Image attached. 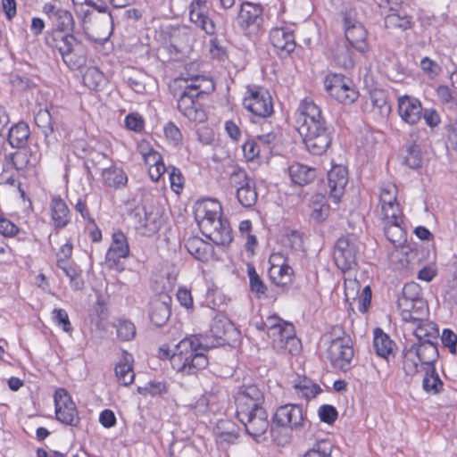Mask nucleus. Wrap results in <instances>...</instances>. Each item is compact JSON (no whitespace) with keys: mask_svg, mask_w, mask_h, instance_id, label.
I'll use <instances>...</instances> for the list:
<instances>
[{"mask_svg":"<svg viewBox=\"0 0 457 457\" xmlns=\"http://www.w3.org/2000/svg\"><path fill=\"white\" fill-rule=\"evenodd\" d=\"M296 124L311 154L321 155L330 146L333 129L322 116L320 108L311 98L301 101L296 111Z\"/></svg>","mask_w":457,"mask_h":457,"instance_id":"nucleus-1","label":"nucleus"},{"mask_svg":"<svg viewBox=\"0 0 457 457\" xmlns=\"http://www.w3.org/2000/svg\"><path fill=\"white\" fill-rule=\"evenodd\" d=\"M207 349L196 337H186L170 349L162 345L159 349L161 359H169L172 368L184 375H194L209 364Z\"/></svg>","mask_w":457,"mask_h":457,"instance_id":"nucleus-2","label":"nucleus"},{"mask_svg":"<svg viewBox=\"0 0 457 457\" xmlns=\"http://www.w3.org/2000/svg\"><path fill=\"white\" fill-rule=\"evenodd\" d=\"M180 80H183L186 85L178 98L179 112L190 121H204L206 120L205 112L196 98L214 91V82L205 75H192L180 79Z\"/></svg>","mask_w":457,"mask_h":457,"instance_id":"nucleus-3","label":"nucleus"},{"mask_svg":"<svg viewBox=\"0 0 457 457\" xmlns=\"http://www.w3.org/2000/svg\"><path fill=\"white\" fill-rule=\"evenodd\" d=\"M214 208L200 206L196 210V218L203 234L217 245H227L232 241V230L229 223L222 220L220 207L213 204Z\"/></svg>","mask_w":457,"mask_h":457,"instance_id":"nucleus-4","label":"nucleus"},{"mask_svg":"<svg viewBox=\"0 0 457 457\" xmlns=\"http://www.w3.org/2000/svg\"><path fill=\"white\" fill-rule=\"evenodd\" d=\"M46 45L61 54L64 63L71 70L83 66L87 61L86 46L73 35L54 31L46 37Z\"/></svg>","mask_w":457,"mask_h":457,"instance_id":"nucleus-5","label":"nucleus"},{"mask_svg":"<svg viewBox=\"0 0 457 457\" xmlns=\"http://www.w3.org/2000/svg\"><path fill=\"white\" fill-rule=\"evenodd\" d=\"M272 348L281 354H296L301 349V342L295 335L294 326L278 316H269L264 320Z\"/></svg>","mask_w":457,"mask_h":457,"instance_id":"nucleus-6","label":"nucleus"},{"mask_svg":"<svg viewBox=\"0 0 457 457\" xmlns=\"http://www.w3.org/2000/svg\"><path fill=\"white\" fill-rule=\"evenodd\" d=\"M129 217L137 233L144 237L154 235L162 224V213L154 206L138 205L130 212Z\"/></svg>","mask_w":457,"mask_h":457,"instance_id":"nucleus-7","label":"nucleus"},{"mask_svg":"<svg viewBox=\"0 0 457 457\" xmlns=\"http://www.w3.org/2000/svg\"><path fill=\"white\" fill-rule=\"evenodd\" d=\"M354 356L353 343L348 336L338 337L330 341L327 350V358L333 368L344 372L352 368Z\"/></svg>","mask_w":457,"mask_h":457,"instance_id":"nucleus-8","label":"nucleus"},{"mask_svg":"<svg viewBox=\"0 0 457 457\" xmlns=\"http://www.w3.org/2000/svg\"><path fill=\"white\" fill-rule=\"evenodd\" d=\"M359 243L353 236H345L337 239L334 247V260L337 267L343 272L357 266Z\"/></svg>","mask_w":457,"mask_h":457,"instance_id":"nucleus-9","label":"nucleus"},{"mask_svg":"<svg viewBox=\"0 0 457 457\" xmlns=\"http://www.w3.org/2000/svg\"><path fill=\"white\" fill-rule=\"evenodd\" d=\"M264 395L255 385L244 386L235 395L236 414L245 417V414L263 408Z\"/></svg>","mask_w":457,"mask_h":457,"instance_id":"nucleus-10","label":"nucleus"},{"mask_svg":"<svg viewBox=\"0 0 457 457\" xmlns=\"http://www.w3.org/2000/svg\"><path fill=\"white\" fill-rule=\"evenodd\" d=\"M244 107L258 117L266 118L273 113L270 93L262 87H249L243 100Z\"/></svg>","mask_w":457,"mask_h":457,"instance_id":"nucleus-11","label":"nucleus"},{"mask_svg":"<svg viewBox=\"0 0 457 457\" xmlns=\"http://www.w3.org/2000/svg\"><path fill=\"white\" fill-rule=\"evenodd\" d=\"M54 399L57 420L67 426L77 427L80 419L69 393L63 388H59L55 391Z\"/></svg>","mask_w":457,"mask_h":457,"instance_id":"nucleus-12","label":"nucleus"},{"mask_svg":"<svg viewBox=\"0 0 457 457\" xmlns=\"http://www.w3.org/2000/svg\"><path fill=\"white\" fill-rule=\"evenodd\" d=\"M89 40L100 45L107 42L113 32V19L111 13L95 14L83 28Z\"/></svg>","mask_w":457,"mask_h":457,"instance_id":"nucleus-13","label":"nucleus"},{"mask_svg":"<svg viewBox=\"0 0 457 457\" xmlns=\"http://www.w3.org/2000/svg\"><path fill=\"white\" fill-rule=\"evenodd\" d=\"M345 34L349 44L359 52L368 50L367 30L355 19V13L349 12L345 16Z\"/></svg>","mask_w":457,"mask_h":457,"instance_id":"nucleus-14","label":"nucleus"},{"mask_svg":"<svg viewBox=\"0 0 457 457\" xmlns=\"http://www.w3.org/2000/svg\"><path fill=\"white\" fill-rule=\"evenodd\" d=\"M324 85L328 94L344 104H351L358 98V92L339 75L328 76Z\"/></svg>","mask_w":457,"mask_h":457,"instance_id":"nucleus-15","label":"nucleus"},{"mask_svg":"<svg viewBox=\"0 0 457 457\" xmlns=\"http://www.w3.org/2000/svg\"><path fill=\"white\" fill-rule=\"evenodd\" d=\"M305 414L298 404H285L277 409L274 421L281 427L297 429L304 427Z\"/></svg>","mask_w":457,"mask_h":457,"instance_id":"nucleus-16","label":"nucleus"},{"mask_svg":"<svg viewBox=\"0 0 457 457\" xmlns=\"http://www.w3.org/2000/svg\"><path fill=\"white\" fill-rule=\"evenodd\" d=\"M239 26L249 32L256 31L262 23V7L261 4L243 2L237 13Z\"/></svg>","mask_w":457,"mask_h":457,"instance_id":"nucleus-17","label":"nucleus"},{"mask_svg":"<svg viewBox=\"0 0 457 457\" xmlns=\"http://www.w3.org/2000/svg\"><path fill=\"white\" fill-rule=\"evenodd\" d=\"M397 111L401 119L409 125L417 124L422 118V104L420 99L404 95L397 98Z\"/></svg>","mask_w":457,"mask_h":457,"instance_id":"nucleus-18","label":"nucleus"},{"mask_svg":"<svg viewBox=\"0 0 457 457\" xmlns=\"http://www.w3.org/2000/svg\"><path fill=\"white\" fill-rule=\"evenodd\" d=\"M379 202L382 219H395L402 215L397 203V187L393 183H386L380 188Z\"/></svg>","mask_w":457,"mask_h":457,"instance_id":"nucleus-19","label":"nucleus"},{"mask_svg":"<svg viewBox=\"0 0 457 457\" xmlns=\"http://www.w3.org/2000/svg\"><path fill=\"white\" fill-rule=\"evenodd\" d=\"M237 418L244 425L246 433L253 438L262 436L270 426L265 409H259L245 414V417Z\"/></svg>","mask_w":457,"mask_h":457,"instance_id":"nucleus-20","label":"nucleus"},{"mask_svg":"<svg viewBox=\"0 0 457 457\" xmlns=\"http://www.w3.org/2000/svg\"><path fill=\"white\" fill-rule=\"evenodd\" d=\"M129 255V246L127 237L118 230L112 234V243L105 255V263L110 269H114L120 259Z\"/></svg>","mask_w":457,"mask_h":457,"instance_id":"nucleus-21","label":"nucleus"},{"mask_svg":"<svg viewBox=\"0 0 457 457\" xmlns=\"http://www.w3.org/2000/svg\"><path fill=\"white\" fill-rule=\"evenodd\" d=\"M348 183V171L345 166L335 165L328 172V187L329 197L335 204H338L345 193Z\"/></svg>","mask_w":457,"mask_h":457,"instance_id":"nucleus-22","label":"nucleus"},{"mask_svg":"<svg viewBox=\"0 0 457 457\" xmlns=\"http://www.w3.org/2000/svg\"><path fill=\"white\" fill-rule=\"evenodd\" d=\"M171 298L167 294H160L150 303L149 317L157 327L164 325L170 316Z\"/></svg>","mask_w":457,"mask_h":457,"instance_id":"nucleus-23","label":"nucleus"},{"mask_svg":"<svg viewBox=\"0 0 457 457\" xmlns=\"http://www.w3.org/2000/svg\"><path fill=\"white\" fill-rule=\"evenodd\" d=\"M270 40L281 54L288 55L295 49V35L289 29L273 28L270 32Z\"/></svg>","mask_w":457,"mask_h":457,"instance_id":"nucleus-24","label":"nucleus"},{"mask_svg":"<svg viewBox=\"0 0 457 457\" xmlns=\"http://www.w3.org/2000/svg\"><path fill=\"white\" fill-rule=\"evenodd\" d=\"M216 443L221 447L236 444L238 438V428L229 420H220L213 428Z\"/></svg>","mask_w":457,"mask_h":457,"instance_id":"nucleus-25","label":"nucleus"},{"mask_svg":"<svg viewBox=\"0 0 457 457\" xmlns=\"http://www.w3.org/2000/svg\"><path fill=\"white\" fill-rule=\"evenodd\" d=\"M413 352L420 362L422 370H430L435 368V362L436 361L439 353L437 347L434 342H420L417 345H413Z\"/></svg>","mask_w":457,"mask_h":457,"instance_id":"nucleus-26","label":"nucleus"},{"mask_svg":"<svg viewBox=\"0 0 457 457\" xmlns=\"http://www.w3.org/2000/svg\"><path fill=\"white\" fill-rule=\"evenodd\" d=\"M185 247L194 258L202 262H207L213 257V246L198 237H189Z\"/></svg>","mask_w":457,"mask_h":457,"instance_id":"nucleus-27","label":"nucleus"},{"mask_svg":"<svg viewBox=\"0 0 457 457\" xmlns=\"http://www.w3.org/2000/svg\"><path fill=\"white\" fill-rule=\"evenodd\" d=\"M50 209L52 220L56 228H63L70 223V209L61 196L52 197Z\"/></svg>","mask_w":457,"mask_h":457,"instance_id":"nucleus-28","label":"nucleus"},{"mask_svg":"<svg viewBox=\"0 0 457 457\" xmlns=\"http://www.w3.org/2000/svg\"><path fill=\"white\" fill-rule=\"evenodd\" d=\"M287 170L292 182L299 186L310 184L317 177L315 168L300 162H294L288 167Z\"/></svg>","mask_w":457,"mask_h":457,"instance_id":"nucleus-29","label":"nucleus"},{"mask_svg":"<svg viewBox=\"0 0 457 457\" xmlns=\"http://www.w3.org/2000/svg\"><path fill=\"white\" fill-rule=\"evenodd\" d=\"M101 176L104 184L111 188L121 189L128 183V176L125 171L116 165L102 168Z\"/></svg>","mask_w":457,"mask_h":457,"instance_id":"nucleus-30","label":"nucleus"},{"mask_svg":"<svg viewBox=\"0 0 457 457\" xmlns=\"http://www.w3.org/2000/svg\"><path fill=\"white\" fill-rule=\"evenodd\" d=\"M398 310L403 320L412 324L422 322L428 315V307L425 300H418V302L411 303L406 310Z\"/></svg>","mask_w":457,"mask_h":457,"instance_id":"nucleus-31","label":"nucleus"},{"mask_svg":"<svg viewBox=\"0 0 457 457\" xmlns=\"http://www.w3.org/2000/svg\"><path fill=\"white\" fill-rule=\"evenodd\" d=\"M35 122L37 126L42 129L47 145L54 144L57 141V137L54 135L52 115L46 108H40L37 111L35 115Z\"/></svg>","mask_w":457,"mask_h":457,"instance_id":"nucleus-32","label":"nucleus"},{"mask_svg":"<svg viewBox=\"0 0 457 457\" xmlns=\"http://www.w3.org/2000/svg\"><path fill=\"white\" fill-rule=\"evenodd\" d=\"M292 383L297 396L307 401L316 397V395L321 391L319 385L313 383L306 377L297 376Z\"/></svg>","mask_w":457,"mask_h":457,"instance_id":"nucleus-33","label":"nucleus"},{"mask_svg":"<svg viewBox=\"0 0 457 457\" xmlns=\"http://www.w3.org/2000/svg\"><path fill=\"white\" fill-rule=\"evenodd\" d=\"M132 361V355L124 352L122 360L115 367V375L121 386H127L134 381L135 373L131 364Z\"/></svg>","mask_w":457,"mask_h":457,"instance_id":"nucleus-34","label":"nucleus"},{"mask_svg":"<svg viewBox=\"0 0 457 457\" xmlns=\"http://www.w3.org/2000/svg\"><path fill=\"white\" fill-rule=\"evenodd\" d=\"M331 58L334 63L340 68L347 70L353 67L351 50L345 42L335 44L331 48Z\"/></svg>","mask_w":457,"mask_h":457,"instance_id":"nucleus-35","label":"nucleus"},{"mask_svg":"<svg viewBox=\"0 0 457 457\" xmlns=\"http://www.w3.org/2000/svg\"><path fill=\"white\" fill-rule=\"evenodd\" d=\"M30 135L29 127L26 122L21 121L12 126L8 134V142L14 148L24 147Z\"/></svg>","mask_w":457,"mask_h":457,"instance_id":"nucleus-36","label":"nucleus"},{"mask_svg":"<svg viewBox=\"0 0 457 457\" xmlns=\"http://www.w3.org/2000/svg\"><path fill=\"white\" fill-rule=\"evenodd\" d=\"M413 328V334L420 342H434L436 340L439 335L437 326L428 320L427 318L422 322H417Z\"/></svg>","mask_w":457,"mask_h":457,"instance_id":"nucleus-37","label":"nucleus"},{"mask_svg":"<svg viewBox=\"0 0 457 457\" xmlns=\"http://www.w3.org/2000/svg\"><path fill=\"white\" fill-rule=\"evenodd\" d=\"M418 300H424L420 285L415 282L407 283L403 288L402 295L397 300V308L406 310L411 303H416Z\"/></svg>","mask_w":457,"mask_h":457,"instance_id":"nucleus-38","label":"nucleus"},{"mask_svg":"<svg viewBox=\"0 0 457 457\" xmlns=\"http://www.w3.org/2000/svg\"><path fill=\"white\" fill-rule=\"evenodd\" d=\"M385 26L389 30H406L412 27L411 19L400 11L390 12L385 17Z\"/></svg>","mask_w":457,"mask_h":457,"instance_id":"nucleus-39","label":"nucleus"},{"mask_svg":"<svg viewBox=\"0 0 457 457\" xmlns=\"http://www.w3.org/2000/svg\"><path fill=\"white\" fill-rule=\"evenodd\" d=\"M236 195L238 203L242 206L245 208L253 206L258 199L254 180L251 183L248 182L245 184L244 187L237 188L236 191Z\"/></svg>","mask_w":457,"mask_h":457,"instance_id":"nucleus-40","label":"nucleus"},{"mask_svg":"<svg viewBox=\"0 0 457 457\" xmlns=\"http://www.w3.org/2000/svg\"><path fill=\"white\" fill-rule=\"evenodd\" d=\"M385 222V235L386 238L395 244L400 243L403 238L404 231L401 227L402 222V215L396 217L395 219H382Z\"/></svg>","mask_w":457,"mask_h":457,"instance_id":"nucleus-41","label":"nucleus"},{"mask_svg":"<svg viewBox=\"0 0 457 457\" xmlns=\"http://www.w3.org/2000/svg\"><path fill=\"white\" fill-rule=\"evenodd\" d=\"M189 19L197 27L201 28L205 33L209 35L214 34L215 25L213 21L205 15L204 9L190 7Z\"/></svg>","mask_w":457,"mask_h":457,"instance_id":"nucleus-42","label":"nucleus"},{"mask_svg":"<svg viewBox=\"0 0 457 457\" xmlns=\"http://www.w3.org/2000/svg\"><path fill=\"white\" fill-rule=\"evenodd\" d=\"M373 346L378 355L386 358L392 353L393 342L380 328L374 331Z\"/></svg>","mask_w":457,"mask_h":457,"instance_id":"nucleus-43","label":"nucleus"},{"mask_svg":"<svg viewBox=\"0 0 457 457\" xmlns=\"http://www.w3.org/2000/svg\"><path fill=\"white\" fill-rule=\"evenodd\" d=\"M293 274V269L288 264L278 268H270L269 270V275L272 282L281 287L292 282Z\"/></svg>","mask_w":457,"mask_h":457,"instance_id":"nucleus-44","label":"nucleus"},{"mask_svg":"<svg viewBox=\"0 0 457 457\" xmlns=\"http://www.w3.org/2000/svg\"><path fill=\"white\" fill-rule=\"evenodd\" d=\"M425 376L422 380L423 389L429 394L436 395L443 388V382L436 371V368L423 370Z\"/></svg>","mask_w":457,"mask_h":457,"instance_id":"nucleus-45","label":"nucleus"},{"mask_svg":"<svg viewBox=\"0 0 457 457\" xmlns=\"http://www.w3.org/2000/svg\"><path fill=\"white\" fill-rule=\"evenodd\" d=\"M127 85L136 93L144 94L146 85L151 80L150 77L140 71H135L131 75L126 77Z\"/></svg>","mask_w":457,"mask_h":457,"instance_id":"nucleus-46","label":"nucleus"},{"mask_svg":"<svg viewBox=\"0 0 457 457\" xmlns=\"http://www.w3.org/2000/svg\"><path fill=\"white\" fill-rule=\"evenodd\" d=\"M403 163L411 169H418L422 164V154L419 145L413 143L405 150Z\"/></svg>","mask_w":457,"mask_h":457,"instance_id":"nucleus-47","label":"nucleus"},{"mask_svg":"<svg viewBox=\"0 0 457 457\" xmlns=\"http://www.w3.org/2000/svg\"><path fill=\"white\" fill-rule=\"evenodd\" d=\"M332 449L333 445L329 440H319L304 453L303 457H332Z\"/></svg>","mask_w":457,"mask_h":457,"instance_id":"nucleus-48","label":"nucleus"},{"mask_svg":"<svg viewBox=\"0 0 457 457\" xmlns=\"http://www.w3.org/2000/svg\"><path fill=\"white\" fill-rule=\"evenodd\" d=\"M403 368L408 376H413L420 370H423L420 366V362L418 361L413 352V347H411L405 353L403 361Z\"/></svg>","mask_w":457,"mask_h":457,"instance_id":"nucleus-49","label":"nucleus"},{"mask_svg":"<svg viewBox=\"0 0 457 457\" xmlns=\"http://www.w3.org/2000/svg\"><path fill=\"white\" fill-rule=\"evenodd\" d=\"M247 274L249 277L251 291L260 298L264 295L267 290L266 286L257 274L255 268L253 265L247 266Z\"/></svg>","mask_w":457,"mask_h":457,"instance_id":"nucleus-50","label":"nucleus"},{"mask_svg":"<svg viewBox=\"0 0 457 457\" xmlns=\"http://www.w3.org/2000/svg\"><path fill=\"white\" fill-rule=\"evenodd\" d=\"M59 28L58 31H73L75 27V21L71 12L61 9L57 15L53 19Z\"/></svg>","mask_w":457,"mask_h":457,"instance_id":"nucleus-51","label":"nucleus"},{"mask_svg":"<svg viewBox=\"0 0 457 457\" xmlns=\"http://www.w3.org/2000/svg\"><path fill=\"white\" fill-rule=\"evenodd\" d=\"M229 184L231 187L236 189L244 187L246 183H251L253 181L252 178H250L245 170L239 167H234L232 171L229 174Z\"/></svg>","mask_w":457,"mask_h":457,"instance_id":"nucleus-52","label":"nucleus"},{"mask_svg":"<svg viewBox=\"0 0 457 457\" xmlns=\"http://www.w3.org/2000/svg\"><path fill=\"white\" fill-rule=\"evenodd\" d=\"M436 95L440 102L448 109L457 110V96L447 86H439L436 88Z\"/></svg>","mask_w":457,"mask_h":457,"instance_id":"nucleus-53","label":"nucleus"},{"mask_svg":"<svg viewBox=\"0 0 457 457\" xmlns=\"http://www.w3.org/2000/svg\"><path fill=\"white\" fill-rule=\"evenodd\" d=\"M117 337L121 341H129L134 338L136 335L135 325L129 321L120 320L116 324Z\"/></svg>","mask_w":457,"mask_h":457,"instance_id":"nucleus-54","label":"nucleus"},{"mask_svg":"<svg viewBox=\"0 0 457 457\" xmlns=\"http://www.w3.org/2000/svg\"><path fill=\"white\" fill-rule=\"evenodd\" d=\"M53 320L54 322L62 327L63 331L70 333L72 331V327L70 322L69 315L63 309H54L53 310Z\"/></svg>","mask_w":457,"mask_h":457,"instance_id":"nucleus-55","label":"nucleus"},{"mask_svg":"<svg viewBox=\"0 0 457 457\" xmlns=\"http://www.w3.org/2000/svg\"><path fill=\"white\" fill-rule=\"evenodd\" d=\"M318 414L320 420L328 424L333 423L338 415L337 409L328 404L321 405L319 408Z\"/></svg>","mask_w":457,"mask_h":457,"instance_id":"nucleus-56","label":"nucleus"},{"mask_svg":"<svg viewBox=\"0 0 457 457\" xmlns=\"http://www.w3.org/2000/svg\"><path fill=\"white\" fill-rule=\"evenodd\" d=\"M126 127L133 131L139 132L144 129V120L138 113H129L125 118Z\"/></svg>","mask_w":457,"mask_h":457,"instance_id":"nucleus-57","label":"nucleus"},{"mask_svg":"<svg viewBox=\"0 0 457 457\" xmlns=\"http://www.w3.org/2000/svg\"><path fill=\"white\" fill-rule=\"evenodd\" d=\"M243 152L245 157L248 161H253L254 158L258 157L261 152V145L257 140H248L243 145Z\"/></svg>","mask_w":457,"mask_h":457,"instance_id":"nucleus-58","label":"nucleus"},{"mask_svg":"<svg viewBox=\"0 0 457 457\" xmlns=\"http://www.w3.org/2000/svg\"><path fill=\"white\" fill-rule=\"evenodd\" d=\"M169 177L172 190L179 194L183 188V178L180 170L175 167H170Z\"/></svg>","mask_w":457,"mask_h":457,"instance_id":"nucleus-59","label":"nucleus"},{"mask_svg":"<svg viewBox=\"0 0 457 457\" xmlns=\"http://www.w3.org/2000/svg\"><path fill=\"white\" fill-rule=\"evenodd\" d=\"M441 340L443 345L449 348V351L452 353H456L457 335L454 332H453L451 329L445 328L441 336Z\"/></svg>","mask_w":457,"mask_h":457,"instance_id":"nucleus-60","label":"nucleus"},{"mask_svg":"<svg viewBox=\"0 0 457 457\" xmlns=\"http://www.w3.org/2000/svg\"><path fill=\"white\" fill-rule=\"evenodd\" d=\"M19 231L18 227L10 220L0 214V234L6 237L15 236Z\"/></svg>","mask_w":457,"mask_h":457,"instance_id":"nucleus-61","label":"nucleus"},{"mask_svg":"<svg viewBox=\"0 0 457 457\" xmlns=\"http://www.w3.org/2000/svg\"><path fill=\"white\" fill-rule=\"evenodd\" d=\"M371 301V289L370 286H366L362 291L361 295L356 298L354 302L358 303V309L361 313H365L370 304Z\"/></svg>","mask_w":457,"mask_h":457,"instance_id":"nucleus-62","label":"nucleus"},{"mask_svg":"<svg viewBox=\"0 0 457 457\" xmlns=\"http://www.w3.org/2000/svg\"><path fill=\"white\" fill-rule=\"evenodd\" d=\"M422 117L426 124L430 128H436L441 122L439 113L432 108L422 111Z\"/></svg>","mask_w":457,"mask_h":457,"instance_id":"nucleus-63","label":"nucleus"},{"mask_svg":"<svg viewBox=\"0 0 457 457\" xmlns=\"http://www.w3.org/2000/svg\"><path fill=\"white\" fill-rule=\"evenodd\" d=\"M370 99L373 107L382 109L386 104V96L383 90L375 89L370 92Z\"/></svg>","mask_w":457,"mask_h":457,"instance_id":"nucleus-64","label":"nucleus"}]
</instances>
